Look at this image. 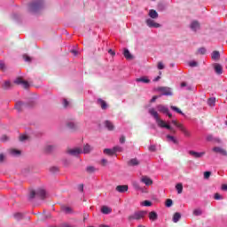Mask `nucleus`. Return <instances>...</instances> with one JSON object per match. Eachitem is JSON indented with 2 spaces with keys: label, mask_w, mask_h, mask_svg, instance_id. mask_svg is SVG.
<instances>
[{
  "label": "nucleus",
  "mask_w": 227,
  "mask_h": 227,
  "mask_svg": "<svg viewBox=\"0 0 227 227\" xmlns=\"http://www.w3.org/2000/svg\"><path fill=\"white\" fill-rule=\"evenodd\" d=\"M136 82H144V84H150V79H148V76H142L140 78H137Z\"/></svg>",
  "instance_id": "16"
},
{
  "label": "nucleus",
  "mask_w": 227,
  "mask_h": 227,
  "mask_svg": "<svg viewBox=\"0 0 227 227\" xmlns=\"http://www.w3.org/2000/svg\"><path fill=\"white\" fill-rule=\"evenodd\" d=\"M115 191H117V192H127V191H129V185L124 184V185H117L115 188Z\"/></svg>",
  "instance_id": "12"
},
{
  "label": "nucleus",
  "mask_w": 227,
  "mask_h": 227,
  "mask_svg": "<svg viewBox=\"0 0 227 227\" xmlns=\"http://www.w3.org/2000/svg\"><path fill=\"white\" fill-rule=\"evenodd\" d=\"M1 141H8V136L6 135H3L2 137H1Z\"/></svg>",
  "instance_id": "58"
},
{
  "label": "nucleus",
  "mask_w": 227,
  "mask_h": 227,
  "mask_svg": "<svg viewBox=\"0 0 227 227\" xmlns=\"http://www.w3.org/2000/svg\"><path fill=\"white\" fill-rule=\"evenodd\" d=\"M207 106H210V107H214V106H215V98H209L207 99Z\"/></svg>",
  "instance_id": "33"
},
{
  "label": "nucleus",
  "mask_w": 227,
  "mask_h": 227,
  "mask_svg": "<svg viewBox=\"0 0 227 227\" xmlns=\"http://www.w3.org/2000/svg\"><path fill=\"white\" fill-rule=\"evenodd\" d=\"M23 59H25V61L27 63H31V57H29L27 54L23 55Z\"/></svg>",
  "instance_id": "42"
},
{
  "label": "nucleus",
  "mask_w": 227,
  "mask_h": 227,
  "mask_svg": "<svg viewBox=\"0 0 227 227\" xmlns=\"http://www.w3.org/2000/svg\"><path fill=\"white\" fill-rule=\"evenodd\" d=\"M145 22L148 27H160V24L155 22V20L152 19H147Z\"/></svg>",
  "instance_id": "8"
},
{
  "label": "nucleus",
  "mask_w": 227,
  "mask_h": 227,
  "mask_svg": "<svg viewBox=\"0 0 227 227\" xmlns=\"http://www.w3.org/2000/svg\"><path fill=\"white\" fill-rule=\"evenodd\" d=\"M215 74L221 75V74H223V66H221V64H215Z\"/></svg>",
  "instance_id": "21"
},
{
  "label": "nucleus",
  "mask_w": 227,
  "mask_h": 227,
  "mask_svg": "<svg viewBox=\"0 0 227 227\" xmlns=\"http://www.w3.org/2000/svg\"><path fill=\"white\" fill-rule=\"evenodd\" d=\"M176 189L177 191V194H182V192L184 191V184H182L181 183L177 184L176 185Z\"/></svg>",
  "instance_id": "31"
},
{
  "label": "nucleus",
  "mask_w": 227,
  "mask_h": 227,
  "mask_svg": "<svg viewBox=\"0 0 227 227\" xmlns=\"http://www.w3.org/2000/svg\"><path fill=\"white\" fill-rule=\"evenodd\" d=\"M91 150H93V147H91V145L87 144L83 147V153H90V152H91Z\"/></svg>",
  "instance_id": "32"
},
{
  "label": "nucleus",
  "mask_w": 227,
  "mask_h": 227,
  "mask_svg": "<svg viewBox=\"0 0 227 227\" xmlns=\"http://www.w3.org/2000/svg\"><path fill=\"white\" fill-rule=\"evenodd\" d=\"M222 191H227V184L222 185Z\"/></svg>",
  "instance_id": "64"
},
{
  "label": "nucleus",
  "mask_w": 227,
  "mask_h": 227,
  "mask_svg": "<svg viewBox=\"0 0 227 227\" xmlns=\"http://www.w3.org/2000/svg\"><path fill=\"white\" fill-rule=\"evenodd\" d=\"M125 141H126L125 136H121V137H120V143H121V145H123V143H125Z\"/></svg>",
  "instance_id": "55"
},
{
  "label": "nucleus",
  "mask_w": 227,
  "mask_h": 227,
  "mask_svg": "<svg viewBox=\"0 0 227 227\" xmlns=\"http://www.w3.org/2000/svg\"><path fill=\"white\" fill-rule=\"evenodd\" d=\"M67 153H69V155H73L74 157H77V155L82 153V149L79 147L69 149L67 150Z\"/></svg>",
  "instance_id": "7"
},
{
  "label": "nucleus",
  "mask_w": 227,
  "mask_h": 227,
  "mask_svg": "<svg viewBox=\"0 0 227 227\" xmlns=\"http://www.w3.org/2000/svg\"><path fill=\"white\" fill-rule=\"evenodd\" d=\"M210 175H212V172H210V171L204 172V178L206 180H208L210 178Z\"/></svg>",
  "instance_id": "41"
},
{
  "label": "nucleus",
  "mask_w": 227,
  "mask_h": 227,
  "mask_svg": "<svg viewBox=\"0 0 227 227\" xmlns=\"http://www.w3.org/2000/svg\"><path fill=\"white\" fill-rule=\"evenodd\" d=\"M101 212H102V214H106V215H107V214H111V212H113V209H111L109 207H107V206H103L102 207H101Z\"/></svg>",
  "instance_id": "26"
},
{
  "label": "nucleus",
  "mask_w": 227,
  "mask_h": 227,
  "mask_svg": "<svg viewBox=\"0 0 227 227\" xmlns=\"http://www.w3.org/2000/svg\"><path fill=\"white\" fill-rule=\"evenodd\" d=\"M156 109L159 111V113H162L163 114H166L168 111H169V108L166 107L164 105H158Z\"/></svg>",
  "instance_id": "14"
},
{
  "label": "nucleus",
  "mask_w": 227,
  "mask_h": 227,
  "mask_svg": "<svg viewBox=\"0 0 227 227\" xmlns=\"http://www.w3.org/2000/svg\"><path fill=\"white\" fill-rule=\"evenodd\" d=\"M0 70L2 72H5L6 71V65L3 61L0 62Z\"/></svg>",
  "instance_id": "40"
},
{
  "label": "nucleus",
  "mask_w": 227,
  "mask_h": 227,
  "mask_svg": "<svg viewBox=\"0 0 227 227\" xmlns=\"http://www.w3.org/2000/svg\"><path fill=\"white\" fill-rule=\"evenodd\" d=\"M149 17H151V19H159V13L157 11L151 9L149 11Z\"/></svg>",
  "instance_id": "22"
},
{
  "label": "nucleus",
  "mask_w": 227,
  "mask_h": 227,
  "mask_svg": "<svg viewBox=\"0 0 227 227\" xmlns=\"http://www.w3.org/2000/svg\"><path fill=\"white\" fill-rule=\"evenodd\" d=\"M149 151L150 152H156L157 151V147L155 145H151V146H149Z\"/></svg>",
  "instance_id": "54"
},
{
  "label": "nucleus",
  "mask_w": 227,
  "mask_h": 227,
  "mask_svg": "<svg viewBox=\"0 0 227 227\" xmlns=\"http://www.w3.org/2000/svg\"><path fill=\"white\" fill-rule=\"evenodd\" d=\"M140 182L145 185H152L153 184V181L146 176H143L140 179Z\"/></svg>",
  "instance_id": "10"
},
{
  "label": "nucleus",
  "mask_w": 227,
  "mask_h": 227,
  "mask_svg": "<svg viewBox=\"0 0 227 227\" xmlns=\"http://www.w3.org/2000/svg\"><path fill=\"white\" fill-rule=\"evenodd\" d=\"M170 109H172V111H176V113H178L179 114H184V113H182V110H180V108L176 107V106H170Z\"/></svg>",
  "instance_id": "39"
},
{
  "label": "nucleus",
  "mask_w": 227,
  "mask_h": 227,
  "mask_svg": "<svg viewBox=\"0 0 227 227\" xmlns=\"http://www.w3.org/2000/svg\"><path fill=\"white\" fill-rule=\"evenodd\" d=\"M215 200H223V197L221 196V194H219V193H215Z\"/></svg>",
  "instance_id": "49"
},
{
  "label": "nucleus",
  "mask_w": 227,
  "mask_h": 227,
  "mask_svg": "<svg viewBox=\"0 0 227 227\" xmlns=\"http://www.w3.org/2000/svg\"><path fill=\"white\" fill-rule=\"evenodd\" d=\"M14 84H18L19 86H22L25 90L29 88V82L27 81H24L22 77H18L14 80Z\"/></svg>",
  "instance_id": "4"
},
{
  "label": "nucleus",
  "mask_w": 227,
  "mask_h": 227,
  "mask_svg": "<svg viewBox=\"0 0 227 227\" xmlns=\"http://www.w3.org/2000/svg\"><path fill=\"white\" fill-rule=\"evenodd\" d=\"M198 54H207V49L205 48H200L198 50Z\"/></svg>",
  "instance_id": "44"
},
{
  "label": "nucleus",
  "mask_w": 227,
  "mask_h": 227,
  "mask_svg": "<svg viewBox=\"0 0 227 227\" xmlns=\"http://www.w3.org/2000/svg\"><path fill=\"white\" fill-rule=\"evenodd\" d=\"M108 53L111 54V56H115L116 55V52H114L113 50H109L108 51Z\"/></svg>",
  "instance_id": "62"
},
{
  "label": "nucleus",
  "mask_w": 227,
  "mask_h": 227,
  "mask_svg": "<svg viewBox=\"0 0 227 227\" xmlns=\"http://www.w3.org/2000/svg\"><path fill=\"white\" fill-rule=\"evenodd\" d=\"M139 164H141V162L137 158H133L128 161V166H139Z\"/></svg>",
  "instance_id": "17"
},
{
  "label": "nucleus",
  "mask_w": 227,
  "mask_h": 227,
  "mask_svg": "<svg viewBox=\"0 0 227 227\" xmlns=\"http://www.w3.org/2000/svg\"><path fill=\"white\" fill-rule=\"evenodd\" d=\"M97 171L96 168L93 166H89L86 168V172L91 175V173H95Z\"/></svg>",
  "instance_id": "34"
},
{
  "label": "nucleus",
  "mask_w": 227,
  "mask_h": 227,
  "mask_svg": "<svg viewBox=\"0 0 227 227\" xmlns=\"http://www.w3.org/2000/svg\"><path fill=\"white\" fill-rule=\"evenodd\" d=\"M158 69L164 70V64L162 62H158Z\"/></svg>",
  "instance_id": "50"
},
{
  "label": "nucleus",
  "mask_w": 227,
  "mask_h": 227,
  "mask_svg": "<svg viewBox=\"0 0 227 227\" xmlns=\"http://www.w3.org/2000/svg\"><path fill=\"white\" fill-rule=\"evenodd\" d=\"M98 104L100 106L101 109H107V103L102 98L98 99Z\"/></svg>",
  "instance_id": "28"
},
{
  "label": "nucleus",
  "mask_w": 227,
  "mask_h": 227,
  "mask_svg": "<svg viewBox=\"0 0 227 227\" xmlns=\"http://www.w3.org/2000/svg\"><path fill=\"white\" fill-rule=\"evenodd\" d=\"M167 139H168L169 141H172L174 145H178V140H176V138H175V137L173 136L167 135Z\"/></svg>",
  "instance_id": "35"
},
{
  "label": "nucleus",
  "mask_w": 227,
  "mask_h": 227,
  "mask_svg": "<svg viewBox=\"0 0 227 227\" xmlns=\"http://www.w3.org/2000/svg\"><path fill=\"white\" fill-rule=\"evenodd\" d=\"M36 196H39L41 200H45V190L39 189L36 191Z\"/></svg>",
  "instance_id": "23"
},
{
  "label": "nucleus",
  "mask_w": 227,
  "mask_h": 227,
  "mask_svg": "<svg viewBox=\"0 0 227 227\" xmlns=\"http://www.w3.org/2000/svg\"><path fill=\"white\" fill-rule=\"evenodd\" d=\"M105 127L108 129V130H113L114 129V124H113V122H111L110 121H105Z\"/></svg>",
  "instance_id": "27"
},
{
  "label": "nucleus",
  "mask_w": 227,
  "mask_h": 227,
  "mask_svg": "<svg viewBox=\"0 0 227 227\" xmlns=\"http://www.w3.org/2000/svg\"><path fill=\"white\" fill-rule=\"evenodd\" d=\"M201 214H203L201 209H195V210H193V215H201Z\"/></svg>",
  "instance_id": "43"
},
{
  "label": "nucleus",
  "mask_w": 227,
  "mask_h": 227,
  "mask_svg": "<svg viewBox=\"0 0 227 227\" xmlns=\"http://www.w3.org/2000/svg\"><path fill=\"white\" fill-rule=\"evenodd\" d=\"M190 27L192 29V31H198V29H200V22L198 20H193L191 25H190Z\"/></svg>",
  "instance_id": "13"
},
{
  "label": "nucleus",
  "mask_w": 227,
  "mask_h": 227,
  "mask_svg": "<svg viewBox=\"0 0 227 227\" xmlns=\"http://www.w3.org/2000/svg\"><path fill=\"white\" fill-rule=\"evenodd\" d=\"M189 153L192 157H194V159H201V157L205 155V152L198 153L196 151H190Z\"/></svg>",
  "instance_id": "11"
},
{
  "label": "nucleus",
  "mask_w": 227,
  "mask_h": 227,
  "mask_svg": "<svg viewBox=\"0 0 227 227\" xmlns=\"http://www.w3.org/2000/svg\"><path fill=\"white\" fill-rule=\"evenodd\" d=\"M182 219V215L180 213H175L173 215V223H178Z\"/></svg>",
  "instance_id": "30"
},
{
  "label": "nucleus",
  "mask_w": 227,
  "mask_h": 227,
  "mask_svg": "<svg viewBox=\"0 0 227 227\" xmlns=\"http://www.w3.org/2000/svg\"><path fill=\"white\" fill-rule=\"evenodd\" d=\"M35 1V3L28 5V12H30V13H38V12L43 8V0Z\"/></svg>",
  "instance_id": "2"
},
{
  "label": "nucleus",
  "mask_w": 227,
  "mask_h": 227,
  "mask_svg": "<svg viewBox=\"0 0 227 227\" xmlns=\"http://www.w3.org/2000/svg\"><path fill=\"white\" fill-rule=\"evenodd\" d=\"M27 139V136L26 135L20 136V141H26Z\"/></svg>",
  "instance_id": "53"
},
{
  "label": "nucleus",
  "mask_w": 227,
  "mask_h": 227,
  "mask_svg": "<svg viewBox=\"0 0 227 227\" xmlns=\"http://www.w3.org/2000/svg\"><path fill=\"white\" fill-rule=\"evenodd\" d=\"M155 90L156 91H160L161 95H165L167 97L173 95V93L171 92V89L169 87H158Z\"/></svg>",
  "instance_id": "5"
},
{
  "label": "nucleus",
  "mask_w": 227,
  "mask_h": 227,
  "mask_svg": "<svg viewBox=\"0 0 227 227\" xmlns=\"http://www.w3.org/2000/svg\"><path fill=\"white\" fill-rule=\"evenodd\" d=\"M172 123H173V125L177 127V129H180V125H183L182 123H178V121H172Z\"/></svg>",
  "instance_id": "52"
},
{
  "label": "nucleus",
  "mask_w": 227,
  "mask_h": 227,
  "mask_svg": "<svg viewBox=\"0 0 227 227\" xmlns=\"http://www.w3.org/2000/svg\"><path fill=\"white\" fill-rule=\"evenodd\" d=\"M123 55H124V58H126V59H129V60L134 59V56L130 54V51L128 49H124Z\"/></svg>",
  "instance_id": "19"
},
{
  "label": "nucleus",
  "mask_w": 227,
  "mask_h": 227,
  "mask_svg": "<svg viewBox=\"0 0 227 227\" xmlns=\"http://www.w3.org/2000/svg\"><path fill=\"white\" fill-rule=\"evenodd\" d=\"M4 154L0 153V162H4Z\"/></svg>",
  "instance_id": "61"
},
{
  "label": "nucleus",
  "mask_w": 227,
  "mask_h": 227,
  "mask_svg": "<svg viewBox=\"0 0 227 227\" xmlns=\"http://www.w3.org/2000/svg\"><path fill=\"white\" fill-rule=\"evenodd\" d=\"M148 113L151 114V116H153V118H154L158 127L167 129L168 130H171L173 134H176V131L173 129L170 125L167 124L166 121H162L160 117H159V113L155 111V108H150Z\"/></svg>",
  "instance_id": "1"
},
{
  "label": "nucleus",
  "mask_w": 227,
  "mask_h": 227,
  "mask_svg": "<svg viewBox=\"0 0 227 227\" xmlns=\"http://www.w3.org/2000/svg\"><path fill=\"white\" fill-rule=\"evenodd\" d=\"M213 152L215 153H220V155H223V157H227V152L222 147H214Z\"/></svg>",
  "instance_id": "9"
},
{
  "label": "nucleus",
  "mask_w": 227,
  "mask_h": 227,
  "mask_svg": "<svg viewBox=\"0 0 227 227\" xmlns=\"http://www.w3.org/2000/svg\"><path fill=\"white\" fill-rule=\"evenodd\" d=\"M10 153L15 157L17 155H20V151L17 149H11Z\"/></svg>",
  "instance_id": "37"
},
{
  "label": "nucleus",
  "mask_w": 227,
  "mask_h": 227,
  "mask_svg": "<svg viewBox=\"0 0 227 227\" xmlns=\"http://www.w3.org/2000/svg\"><path fill=\"white\" fill-rule=\"evenodd\" d=\"M22 213H16L15 215H14V217L16 218V219H22Z\"/></svg>",
  "instance_id": "51"
},
{
  "label": "nucleus",
  "mask_w": 227,
  "mask_h": 227,
  "mask_svg": "<svg viewBox=\"0 0 227 227\" xmlns=\"http://www.w3.org/2000/svg\"><path fill=\"white\" fill-rule=\"evenodd\" d=\"M36 196V192L31 191L29 195V200H33Z\"/></svg>",
  "instance_id": "47"
},
{
  "label": "nucleus",
  "mask_w": 227,
  "mask_h": 227,
  "mask_svg": "<svg viewBox=\"0 0 227 227\" xmlns=\"http://www.w3.org/2000/svg\"><path fill=\"white\" fill-rule=\"evenodd\" d=\"M51 173H58V171H59V168H58V167H51L50 168Z\"/></svg>",
  "instance_id": "45"
},
{
  "label": "nucleus",
  "mask_w": 227,
  "mask_h": 227,
  "mask_svg": "<svg viewBox=\"0 0 227 227\" xmlns=\"http://www.w3.org/2000/svg\"><path fill=\"white\" fill-rule=\"evenodd\" d=\"M88 217H90V215L88 213H84L83 214V221H86V219H88Z\"/></svg>",
  "instance_id": "60"
},
{
  "label": "nucleus",
  "mask_w": 227,
  "mask_h": 227,
  "mask_svg": "<svg viewBox=\"0 0 227 227\" xmlns=\"http://www.w3.org/2000/svg\"><path fill=\"white\" fill-rule=\"evenodd\" d=\"M64 107H68V101L67 99H64Z\"/></svg>",
  "instance_id": "63"
},
{
  "label": "nucleus",
  "mask_w": 227,
  "mask_h": 227,
  "mask_svg": "<svg viewBox=\"0 0 227 227\" xmlns=\"http://www.w3.org/2000/svg\"><path fill=\"white\" fill-rule=\"evenodd\" d=\"M166 207L169 208V207H173V200L168 199L165 203Z\"/></svg>",
  "instance_id": "38"
},
{
  "label": "nucleus",
  "mask_w": 227,
  "mask_h": 227,
  "mask_svg": "<svg viewBox=\"0 0 227 227\" xmlns=\"http://www.w3.org/2000/svg\"><path fill=\"white\" fill-rule=\"evenodd\" d=\"M101 164H102V166H107V160L102 159L101 160Z\"/></svg>",
  "instance_id": "57"
},
{
  "label": "nucleus",
  "mask_w": 227,
  "mask_h": 227,
  "mask_svg": "<svg viewBox=\"0 0 227 227\" xmlns=\"http://www.w3.org/2000/svg\"><path fill=\"white\" fill-rule=\"evenodd\" d=\"M62 212H65V214H74V209L70 207H61Z\"/></svg>",
  "instance_id": "29"
},
{
  "label": "nucleus",
  "mask_w": 227,
  "mask_h": 227,
  "mask_svg": "<svg viewBox=\"0 0 227 227\" xmlns=\"http://www.w3.org/2000/svg\"><path fill=\"white\" fill-rule=\"evenodd\" d=\"M78 190L80 191V192H82L84 191V184H80L78 186Z\"/></svg>",
  "instance_id": "56"
},
{
  "label": "nucleus",
  "mask_w": 227,
  "mask_h": 227,
  "mask_svg": "<svg viewBox=\"0 0 227 227\" xmlns=\"http://www.w3.org/2000/svg\"><path fill=\"white\" fill-rule=\"evenodd\" d=\"M144 207H152V202L149 200H145L143 202Z\"/></svg>",
  "instance_id": "48"
},
{
  "label": "nucleus",
  "mask_w": 227,
  "mask_h": 227,
  "mask_svg": "<svg viewBox=\"0 0 227 227\" xmlns=\"http://www.w3.org/2000/svg\"><path fill=\"white\" fill-rule=\"evenodd\" d=\"M197 65H198V62H196V61H192L189 63L190 67H196Z\"/></svg>",
  "instance_id": "59"
},
{
  "label": "nucleus",
  "mask_w": 227,
  "mask_h": 227,
  "mask_svg": "<svg viewBox=\"0 0 227 227\" xmlns=\"http://www.w3.org/2000/svg\"><path fill=\"white\" fill-rule=\"evenodd\" d=\"M211 58H212V59H214L215 61H217V59H219V58H221V54L219 53L218 51H214L212 52Z\"/></svg>",
  "instance_id": "25"
},
{
  "label": "nucleus",
  "mask_w": 227,
  "mask_h": 227,
  "mask_svg": "<svg viewBox=\"0 0 227 227\" xmlns=\"http://www.w3.org/2000/svg\"><path fill=\"white\" fill-rule=\"evenodd\" d=\"M12 88H13V85L12 84V82L10 81H5L2 84V89L4 90H12Z\"/></svg>",
  "instance_id": "15"
},
{
  "label": "nucleus",
  "mask_w": 227,
  "mask_h": 227,
  "mask_svg": "<svg viewBox=\"0 0 227 227\" xmlns=\"http://www.w3.org/2000/svg\"><path fill=\"white\" fill-rule=\"evenodd\" d=\"M103 153L106 155H114V149H104Z\"/></svg>",
  "instance_id": "36"
},
{
  "label": "nucleus",
  "mask_w": 227,
  "mask_h": 227,
  "mask_svg": "<svg viewBox=\"0 0 227 227\" xmlns=\"http://www.w3.org/2000/svg\"><path fill=\"white\" fill-rule=\"evenodd\" d=\"M179 129L186 137H191V132H189V130H187L184 125H179Z\"/></svg>",
  "instance_id": "18"
},
{
  "label": "nucleus",
  "mask_w": 227,
  "mask_h": 227,
  "mask_svg": "<svg viewBox=\"0 0 227 227\" xmlns=\"http://www.w3.org/2000/svg\"><path fill=\"white\" fill-rule=\"evenodd\" d=\"M67 129H69L70 130H76L77 129V125L75 124V122L74 121H68L67 123Z\"/></svg>",
  "instance_id": "24"
},
{
  "label": "nucleus",
  "mask_w": 227,
  "mask_h": 227,
  "mask_svg": "<svg viewBox=\"0 0 227 227\" xmlns=\"http://www.w3.org/2000/svg\"><path fill=\"white\" fill-rule=\"evenodd\" d=\"M149 219L150 221H157V219H159V215H157V212L155 211H151L149 213Z\"/></svg>",
  "instance_id": "20"
},
{
  "label": "nucleus",
  "mask_w": 227,
  "mask_h": 227,
  "mask_svg": "<svg viewBox=\"0 0 227 227\" xmlns=\"http://www.w3.org/2000/svg\"><path fill=\"white\" fill-rule=\"evenodd\" d=\"M31 105H27V103H23V102H17L15 105V108L17 109V111L20 112V111H24V109H27V107H31Z\"/></svg>",
  "instance_id": "6"
},
{
  "label": "nucleus",
  "mask_w": 227,
  "mask_h": 227,
  "mask_svg": "<svg viewBox=\"0 0 227 227\" xmlns=\"http://www.w3.org/2000/svg\"><path fill=\"white\" fill-rule=\"evenodd\" d=\"M146 214V211H137L133 215L128 216V221H139L145 219Z\"/></svg>",
  "instance_id": "3"
},
{
  "label": "nucleus",
  "mask_w": 227,
  "mask_h": 227,
  "mask_svg": "<svg viewBox=\"0 0 227 227\" xmlns=\"http://www.w3.org/2000/svg\"><path fill=\"white\" fill-rule=\"evenodd\" d=\"M114 153H116V152H123V148H121L120 146H115V147H114Z\"/></svg>",
  "instance_id": "46"
}]
</instances>
